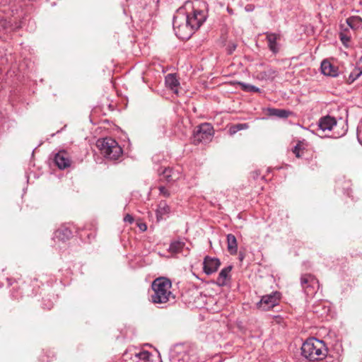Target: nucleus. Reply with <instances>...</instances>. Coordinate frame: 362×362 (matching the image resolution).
Returning a JSON list of instances; mask_svg holds the SVG:
<instances>
[{
	"mask_svg": "<svg viewBox=\"0 0 362 362\" xmlns=\"http://www.w3.org/2000/svg\"><path fill=\"white\" fill-rule=\"evenodd\" d=\"M279 299L280 293L277 291L263 296L261 300L256 304L257 308L262 311L269 310L279 303Z\"/></svg>",
	"mask_w": 362,
	"mask_h": 362,
	"instance_id": "7",
	"label": "nucleus"
},
{
	"mask_svg": "<svg viewBox=\"0 0 362 362\" xmlns=\"http://www.w3.org/2000/svg\"><path fill=\"white\" fill-rule=\"evenodd\" d=\"M346 21L348 26L353 30H357L362 28V18L360 16H351L348 18Z\"/></svg>",
	"mask_w": 362,
	"mask_h": 362,
	"instance_id": "19",
	"label": "nucleus"
},
{
	"mask_svg": "<svg viewBox=\"0 0 362 362\" xmlns=\"http://www.w3.org/2000/svg\"><path fill=\"white\" fill-rule=\"evenodd\" d=\"M337 122L336 119L329 115L322 117L320 119L318 126L321 130L332 131L337 126Z\"/></svg>",
	"mask_w": 362,
	"mask_h": 362,
	"instance_id": "11",
	"label": "nucleus"
},
{
	"mask_svg": "<svg viewBox=\"0 0 362 362\" xmlns=\"http://www.w3.org/2000/svg\"><path fill=\"white\" fill-rule=\"evenodd\" d=\"M232 268L233 267L230 265L221 269L217 278V284L219 286H223L226 285L227 281L230 278V272H231Z\"/></svg>",
	"mask_w": 362,
	"mask_h": 362,
	"instance_id": "15",
	"label": "nucleus"
},
{
	"mask_svg": "<svg viewBox=\"0 0 362 362\" xmlns=\"http://www.w3.org/2000/svg\"><path fill=\"white\" fill-rule=\"evenodd\" d=\"M124 222H128L129 223H132L134 221V218L131 215L127 214L124 218Z\"/></svg>",
	"mask_w": 362,
	"mask_h": 362,
	"instance_id": "31",
	"label": "nucleus"
},
{
	"mask_svg": "<svg viewBox=\"0 0 362 362\" xmlns=\"http://www.w3.org/2000/svg\"><path fill=\"white\" fill-rule=\"evenodd\" d=\"M302 355L310 361H318L325 358L327 349L322 341L315 338L306 340L301 347Z\"/></svg>",
	"mask_w": 362,
	"mask_h": 362,
	"instance_id": "2",
	"label": "nucleus"
},
{
	"mask_svg": "<svg viewBox=\"0 0 362 362\" xmlns=\"http://www.w3.org/2000/svg\"><path fill=\"white\" fill-rule=\"evenodd\" d=\"M322 73L328 76L336 77L339 75L338 67L333 65L329 61L325 59L321 63Z\"/></svg>",
	"mask_w": 362,
	"mask_h": 362,
	"instance_id": "12",
	"label": "nucleus"
},
{
	"mask_svg": "<svg viewBox=\"0 0 362 362\" xmlns=\"http://www.w3.org/2000/svg\"><path fill=\"white\" fill-rule=\"evenodd\" d=\"M171 281L165 277L156 279L151 285L153 293L151 294V301L154 304H164L174 301L175 296L171 292Z\"/></svg>",
	"mask_w": 362,
	"mask_h": 362,
	"instance_id": "1",
	"label": "nucleus"
},
{
	"mask_svg": "<svg viewBox=\"0 0 362 362\" xmlns=\"http://www.w3.org/2000/svg\"><path fill=\"white\" fill-rule=\"evenodd\" d=\"M254 9V6L252 4H248L245 6V10L247 11H252Z\"/></svg>",
	"mask_w": 362,
	"mask_h": 362,
	"instance_id": "32",
	"label": "nucleus"
},
{
	"mask_svg": "<svg viewBox=\"0 0 362 362\" xmlns=\"http://www.w3.org/2000/svg\"><path fill=\"white\" fill-rule=\"evenodd\" d=\"M237 45L234 42H229L227 46V52L228 54H231L236 49Z\"/></svg>",
	"mask_w": 362,
	"mask_h": 362,
	"instance_id": "29",
	"label": "nucleus"
},
{
	"mask_svg": "<svg viewBox=\"0 0 362 362\" xmlns=\"http://www.w3.org/2000/svg\"><path fill=\"white\" fill-rule=\"evenodd\" d=\"M362 75V69L356 68L349 75V81L352 83L355 80H356L358 77H360Z\"/></svg>",
	"mask_w": 362,
	"mask_h": 362,
	"instance_id": "26",
	"label": "nucleus"
},
{
	"mask_svg": "<svg viewBox=\"0 0 362 362\" xmlns=\"http://www.w3.org/2000/svg\"><path fill=\"white\" fill-rule=\"evenodd\" d=\"M238 84L240 87V88L245 92H253V93H259L260 89L258 87H256L253 85L246 83L244 82H238Z\"/></svg>",
	"mask_w": 362,
	"mask_h": 362,
	"instance_id": "25",
	"label": "nucleus"
},
{
	"mask_svg": "<svg viewBox=\"0 0 362 362\" xmlns=\"http://www.w3.org/2000/svg\"><path fill=\"white\" fill-rule=\"evenodd\" d=\"M170 212V207L167 203L162 201L159 203L158 209L156 210L158 218H161L162 216L167 214Z\"/></svg>",
	"mask_w": 362,
	"mask_h": 362,
	"instance_id": "23",
	"label": "nucleus"
},
{
	"mask_svg": "<svg viewBox=\"0 0 362 362\" xmlns=\"http://www.w3.org/2000/svg\"><path fill=\"white\" fill-rule=\"evenodd\" d=\"M346 131H347V129H344L343 132L341 134H339L337 136H341L344 135L346 132Z\"/></svg>",
	"mask_w": 362,
	"mask_h": 362,
	"instance_id": "35",
	"label": "nucleus"
},
{
	"mask_svg": "<svg viewBox=\"0 0 362 362\" xmlns=\"http://www.w3.org/2000/svg\"><path fill=\"white\" fill-rule=\"evenodd\" d=\"M186 22L196 31L206 21V14L201 10H194L192 14L185 15Z\"/></svg>",
	"mask_w": 362,
	"mask_h": 362,
	"instance_id": "8",
	"label": "nucleus"
},
{
	"mask_svg": "<svg viewBox=\"0 0 362 362\" xmlns=\"http://www.w3.org/2000/svg\"><path fill=\"white\" fill-rule=\"evenodd\" d=\"M162 175L168 182H175L180 178L178 172L170 168H165L162 172Z\"/></svg>",
	"mask_w": 362,
	"mask_h": 362,
	"instance_id": "18",
	"label": "nucleus"
},
{
	"mask_svg": "<svg viewBox=\"0 0 362 362\" xmlns=\"http://www.w3.org/2000/svg\"><path fill=\"white\" fill-rule=\"evenodd\" d=\"M243 126H245V124H238L237 125V129L238 130L242 129L243 128Z\"/></svg>",
	"mask_w": 362,
	"mask_h": 362,
	"instance_id": "34",
	"label": "nucleus"
},
{
	"mask_svg": "<svg viewBox=\"0 0 362 362\" xmlns=\"http://www.w3.org/2000/svg\"><path fill=\"white\" fill-rule=\"evenodd\" d=\"M214 136V129L209 123L202 124L194 133L193 142L195 144H206L211 141Z\"/></svg>",
	"mask_w": 362,
	"mask_h": 362,
	"instance_id": "5",
	"label": "nucleus"
},
{
	"mask_svg": "<svg viewBox=\"0 0 362 362\" xmlns=\"http://www.w3.org/2000/svg\"><path fill=\"white\" fill-rule=\"evenodd\" d=\"M300 284L304 292L308 296H313L320 287L318 280L314 276L309 274L301 276Z\"/></svg>",
	"mask_w": 362,
	"mask_h": 362,
	"instance_id": "6",
	"label": "nucleus"
},
{
	"mask_svg": "<svg viewBox=\"0 0 362 362\" xmlns=\"http://www.w3.org/2000/svg\"><path fill=\"white\" fill-rule=\"evenodd\" d=\"M54 163L59 169H65L71 165V159L66 151H60L54 156Z\"/></svg>",
	"mask_w": 362,
	"mask_h": 362,
	"instance_id": "9",
	"label": "nucleus"
},
{
	"mask_svg": "<svg viewBox=\"0 0 362 362\" xmlns=\"http://www.w3.org/2000/svg\"><path fill=\"white\" fill-rule=\"evenodd\" d=\"M227 11H228V12L229 13H233V11H232V9H231V8H228V7L227 8Z\"/></svg>",
	"mask_w": 362,
	"mask_h": 362,
	"instance_id": "36",
	"label": "nucleus"
},
{
	"mask_svg": "<svg viewBox=\"0 0 362 362\" xmlns=\"http://www.w3.org/2000/svg\"><path fill=\"white\" fill-rule=\"evenodd\" d=\"M304 148L303 147V144L301 142H298L296 146L293 148V152L296 155V157L300 158L301 156L300 151H303Z\"/></svg>",
	"mask_w": 362,
	"mask_h": 362,
	"instance_id": "28",
	"label": "nucleus"
},
{
	"mask_svg": "<svg viewBox=\"0 0 362 362\" xmlns=\"http://www.w3.org/2000/svg\"><path fill=\"white\" fill-rule=\"evenodd\" d=\"M268 113L270 116H275L279 118H287L290 115V112L276 108H269Z\"/></svg>",
	"mask_w": 362,
	"mask_h": 362,
	"instance_id": "21",
	"label": "nucleus"
},
{
	"mask_svg": "<svg viewBox=\"0 0 362 362\" xmlns=\"http://www.w3.org/2000/svg\"><path fill=\"white\" fill-rule=\"evenodd\" d=\"M159 192L161 194H163L165 197H168L170 196V192L168 189L163 186L159 187Z\"/></svg>",
	"mask_w": 362,
	"mask_h": 362,
	"instance_id": "30",
	"label": "nucleus"
},
{
	"mask_svg": "<svg viewBox=\"0 0 362 362\" xmlns=\"http://www.w3.org/2000/svg\"><path fill=\"white\" fill-rule=\"evenodd\" d=\"M359 64L361 65V67H360V68L362 69V57L360 59Z\"/></svg>",
	"mask_w": 362,
	"mask_h": 362,
	"instance_id": "37",
	"label": "nucleus"
},
{
	"mask_svg": "<svg viewBox=\"0 0 362 362\" xmlns=\"http://www.w3.org/2000/svg\"><path fill=\"white\" fill-rule=\"evenodd\" d=\"M55 238L65 241L71 236V231L68 228L59 229L55 232Z\"/></svg>",
	"mask_w": 362,
	"mask_h": 362,
	"instance_id": "22",
	"label": "nucleus"
},
{
	"mask_svg": "<svg viewBox=\"0 0 362 362\" xmlns=\"http://www.w3.org/2000/svg\"><path fill=\"white\" fill-rule=\"evenodd\" d=\"M276 74V71L271 67H267L264 71H257V78L259 80H272Z\"/></svg>",
	"mask_w": 362,
	"mask_h": 362,
	"instance_id": "17",
	"label": "nucleus"
},
{
	"mask_svg": "<svg viewBox=\"0 0 362 362\" xmlns=\"http://www.w3.org/2000/svg\"><path fill=\"white\" fill-rule=\"evenodd\" d=\"M228 250L231 255L236 254L238 251V244L236 238L233 234L227 235Z\"/></svg>",
	"mask_w": 362,
	"mask_h": 362,
	"instance_id": "20",
	"label": "nucleus"
},
{
	"mask_svg": "<svg viewBox=\"0 0 362 362\" xmlns=\"http://www.w3.org/2000/svg\"><path fill=\"white\" fill-rule=\"evenodd\" d=\"M221 265V262L217 258L206 257L204 260V272L209 275L216 272Z\"/></svg>",
	"mask_w": 362,
	"mask_h": 362,
	"instance_id": "10",
	"label": "nucleus"
},
{
	"mask_svg": "<svg viewBox=\"0 0 362 362\" xmlns=\"http://www.w3.org/2000/svg\"><path fill=\"white\" fill-rule=\"evenodd\" d=\"M151 354L146 350L136 351L132 354L131 358L134 362H146L148 361Z\"/></svg>",
	"mask_w": 362,
	"mask_h": 362,
	"instance_id": "16",
	"label": "nucleus"
},
{
	"mask_svg": "<svg viewBox=\"0 0 362 362\" xmlns=\"http://www.w3.org/2000/svg\"><path fill=\"white\" fill-rule=\"evenodd\" d=\"M185 243L180 240H174L173 241L169 247V250L171 252L178 253L180 252L182 248L185 247Z\"/></svg>",
	"mask_w": 362,
	"mask_h": 362,
	"instance_id": "24",
	"label": "nucleus"
},
{
	"mask_svg": "<svg viewBox=\"0 0 362 362\" xmlns=\"http://www.w3.org/2000/svg\"><path fill=\"white\" fill-rule=\"evenodd\" d=\"M139 228H140L141 230H143V231L146 230V228H147L146 225V224H144V223H142V224H141V225H139Z\"/></svg>",
	"mask_w": 362,
	"mask_h": 362,
	"instance_id": "33",
	"label": "nucleus"
},
{
	"mask_svg": "<svg viewBox=\"0 0 362 362\" xmlns=\"http://www.w3.org/2000/svg\"><path fill=\"white\" fill-rule=\"evenodd\" d=\"M165 82L168 88H169L174 93L178 94V86H180V83L175 74H168L165 76Z\"/></svg>",
	"mask_w": 362,
	"mask_h": 362,
	"instance_id": "14",
	"label": "nucleus"
},
{
	"mask_svg": "<svg viewBox=\"0 0 362 362\" xmlns=\"http://www.w3.org/2000/svg\"><path fill=\"white\" fill-rule=\"evenodd\" d=\"M348 31V29H344V30H341L339 33V37L341 41L344 45H346L347 42L350 41L351 37L346 34V32Z\"/></svg>",
	"mask_w": 362,
	"mask_h": 362,
	"instance_id": "27",
	"label": "nucleus"
},
{
	"mask_svg": "<svg viewBox=\"0 0 362 362\" xmlns=\"http://www.w3.org/2000/svg\"><path fill=\"white\" fill-rule=\"evenodd\" d=\"M96 146L100 153L107 160H118L122 155L123 151L118 143L113 139L106 137L99 139Z\"/></svg>",
	"mask_w": 362,
	"mask_h": 362,
	"instance_id": "3",
	"label": "nucleus"
},
{
	"mask_svg": "<svg viewBox=\"0 0 362 362\" xmlns=\"http://www.w3.org/2000/svg\"><path fill=\"white\" fill-rule=\"evenodd\" d=\"M173 29L175 35L182 40H188L195 32L192 27L186 22L184 13H178L173 18Z\"/></svg>",
	"mask_w": 362,
	"mask_h": 362,
	"instance_id": "4",
	"label": "nucleus"
},
{
	"mask_svg": "<svg viewBox=\"0 0 362 362\" xmlns=\"http://www.w3.org/2000/svg\"><path fill=\"white\" fill-rule=\"evenodd\" d=\"M266 35L269 49L273 53H277L279 50L277 41L280 40V35L273 33H267Z\"/></svg>",
	"mask_w": 362,
	"mask_h": 362,
	"instance_id": "13",
	"label": "nucleus"
}]
</instances>
